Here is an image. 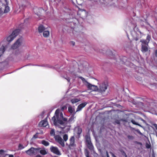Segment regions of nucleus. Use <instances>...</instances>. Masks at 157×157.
<instances>
[{"label": "nucleus", "mask_w": 157, "mask_h": 157, "mask_svg": "<svg viewBox=\"0 0 157 157\" xmlns=\"http://www.w3.org/2000/svg\"><path fill=\"white\" fill-rule=\"evenodd\" d=\"M79 78L82 80L83 83L90 90L93 91H95L98 89V87L95 85H93L87 82L85 79L82 77H80Z\"/></svg>", "instance_id": "nucleus-3"}, {"label": "nucleus", "mask_w": 157, "mask_h": 157, "mask_svg": "<svg viewBox=\"0 0 157 157\" xmlns=\"http://www.w3.org/2000/svg\"><path fill=\"white\" fill-rule=\"evenodd\" d=\"M71 43L72 46H74L75 45V42L74 41H71Z\"/></svg>", "instance_id": "nucleus-32"}, {"label": "nucleus", "mask_w": 157, "mask_h": 157, "mask_svg": "<svg viewBox=\"0 0 157 157\" xmlns=\"http://www.w3.org/2000/svg\"><path fill=\"white\" fill-rule=\"evenodd\" d=\"M37 15H38V16H39V14H37Z\"/></svg>", "instance_id": "nucleus-43"}, {"label": "nucleus", "mask_w": 157, "mask_h": 157, "mask_svg": "<svg viewBox=\"0 0 157 157\" xmlns=\"http://www.w3.org/2000/svg\"><path fill=\"white\" fill-rule=\"evenodd\" d=\"M108 84L107 83L103 82L100 85L99 88H98V90L100 92H105L107 89Z\"/></svg>", "instance_id": "nucleus-8"}, {"label": "nucleus", "mask_w": 157, "mask_h": 157, "mask_svg": "<svg viewBox=\"0 0 157 157\" xmlns=\"http://www.w3.org/2000/svg\"><path fill=\"white\" fill-rule=\"evenodd\" d=\"M60 110L59 109L56 110L55 115L52 118V121L55 125L62 129L66 128L68 131L70 127L69 124L74 121V119L75 118V115H72L67 121V118L63 117L62 113H60Z\"/></svg>", "instance_id": "nucleus-1"}, {"label": "nucleus", "mask_w": 157, "mask_h": 157, "mask_svg": "<svg viewBox=\"0 0 157 157\" xmlns=\"http://www.w3.org/2000/svg\"><path fill=\"white\" fill-rule=\"evenodd\" d=\"M117 124H119V122L118 121V122H117Z\"/></svg>", "instance_id": "nucleus-42"}, {"label": "nucleus", "mask_w": 157, "mask_h": 157, "mask_svg": "<svg viewBox=\"0 0 157 157\" xmlns=\"http://www.w3.org/2000/svg\"><path fill=\"white\" fill-rule=\"evenodd\" d=\"M5 50V47L4 46H2L0 48V57L3 54Z\"/></svg>", "instance_id": "nucleus-22"}, {"label": "nucleus", "mask_w": 157, "mask_h": 157, "mask_svg": "<svg viewBox=\"0 0 157 157\" xmlns=\"http://www.w3.org/2000/svg\"><path fill=\"white\" fill-rule=\"evenodd\" d=\"M113 157H116V156L115 155H113Z\"/></svg>", "instance_id": "nucleus-40"}, {"label": "nucleus", "mask_w": 157, "mask_h": 157, "mask_svg": "<svg viewBox=\"0 0 157 157\" xmlns=\"http://www.w3.org/2000/svg\"><path fill=\"white\" fill-rule=\"evenodd\" d=\"M24 148V147L21 144H20L19 145V148L20 149H22Z\"/></svg>", "instance_id": "nucleus-31"}, {"label": "nucleus", "mask_w": 157, "mask_h": 157, "mask_svg": "<svg viewBox=\"0 0 157 157\" xmlns=\"http://www.w3.org/2000/svg\"><path fill=\"white\" fill-rule=\"evenodd\" d=\"M86 144L91 142L90 138L88 136H86Z\"/></svg>", "instance_id": "nucleus-24"}, {"label": "nucleus", "mask_w": 157, "mask_h": 157, "mask_svg": "<svg viewBox=\"0 0 157 157\" xmlns=\"http://www.w3.org/2000/svg\"><path fill=\"white\" fill-rule=\"evenodd\" d=\"M87 147L90 150H92L93 149L94 147L91 143V142H90L87 144H86Z\"/></svg>", "instance_id": "nucleus-21"}, {"label": "nucleus", "mask_w": 157, "mask_h": 157, "mask_svg": "<svg viewBox=\"0 0 157 157\" xmlns=\"http://www.w3.org/2000/svg\"><path fill=\"white\" fill-rule=\"evenodd\" d=\"M20 31L19 29H16L14 30L11 35L7 37V40L9 42H11L18 34Z\"/></svg>", "instance_id": "nucleus-6"}, {"label": "nucleus", "mask_w": 157, "mask_h": 157, "mask_svg": "<svg viewBox=\"0 0 157 157\" xmlns=\"http://www.w3.org/2000/svg\"><path fill=\"white\" fill-rule=\"evenodd\" d=\"M69 76H73V78L76 77V75L74 72L69 71V72H67L65 75L63 76V77L67 79L68 82H69L70 80Z\"/></svg>", "instance_id": "nucleus-10"}, {"label": "nucleus", "mask_w": 157, "mask_h": 157, "mask_svg": "<svg viewBox=\"0 0 157 157\" xmlns=\"http://www.w3.org/2000/svg\"><path fill=\"white\" fill-rule=\"evenodd\" d=\"M38 31L40 33L43 32V35L45 37H47L49 36L50 33L48 28H46L42 25H40L38 27Z\"/></svg>", "instance_id": "nucleus-4"}, {"label": "nucleus", "mask_w": 157, "mask_h": 157, "mask_svg": "<svg viewBox=\"0 0 157 157\" xmlns=\"http://www.w3.org/2000/svg\"><path fill=\"white\" fill-rule=\"evenodd\" d=\"M152 125L153 126V127H152V128H154V127L157 130V124H152Z\"/></svg>", "instance_id": "nucleus-29"}, {"label": "nucleus", "mask_w": 157, "mask_h": 157, "mask_svg": "<svg viewBox=\"0 0 157 157\" xmlns=\"http://www.w3.org/2000/svg\"><path fill=\"white\" fill-rule=\"evenodd\" d=\"M45 67H49V68H51L52 67L51 66H50V65H46Z\"/></svg>", "instance_id": "nucleus-35"}, {"label": "nucleus", "mask_w": 157, "mask_h": 157, "mask_svg": "<svg viewBox=\"0 0 157 157\" xmlns=\"http://www.w3.org/2000/svg\"><path fill=\"white\" fill-rule=\"evenodd\" d=\"M82 132V129L80 128H78V135H80Z\"/></svg>", "instance_id": "nucleus-30"}, {"label": "nucleus", "mask_w": 157, "mask_h": 157, "mask_svg": "<svg viewBox=\"0 0 157 157\" xmlns=\"http://www.w3.org/2000/svg\"><path fill=\"white\" fill-rule=\"evenodd\" d=\"M155 53L156 55L157 56V50L155 51Z\"/></svg>", "instance_id": "nucleus-39"}, {"label": "nucleus", "mask_w": 157, "mask_h": 157, "mask_svg": "<svg viewBox=\"0 0 157 157\" xmlns=\"http://www.w3.org/2000/svg\"><path fill=\"white\" fill-rule=\"evenodd\" d=\"M50 134L51 136H55V135H56L55 134V132L54 130V129H52L51 131H50Z\"/></svg>", "instance_id": "nucleus-27"}, {"label": "nucleus", "mask_w": 157, "mask_h": 157, "mask_svg": "<svg viewBox=\"0 0 157 157\" xmlns=\"http://www.w3.org/2000/svg\"><path fill=\"white\" fill-rule=\"evenodd\" d=\"M146 147L147 148H149L150 147V145H146Z\"/></svg>", "instance_id": "nucleus-37"}, {"label": "nucleus", "mask_w": 157, "mask_h": 157, "mask_svg": "<svg viewBox=\"0 0 157 157\" xmlns=\"http://www.w3.org/2000/svg\"><path fill=\"white\" fill-rule=\"evenodd\" d=\"M67 108V107L66 106H63L62 108V110H64V109H66Z\"/></svg>", "instance_id": "nucleus-34"}, {"label": "nucleus", "mask_w": 157, "mask_h": 157, "mask_svg": "<svg viewBox=\"0 0 157 157\" xmlns=\"http://www.w3.org/2000/svg\"><path fill=\"white\" fill-rule=\"evenodd\" d=\"M39 149L38 152L39 151L40 153L42 155H44L47 154V151L44 148H38Z\"/></svg>", "instance_id": "nucleus-20"}, {"label": "nucleus", "mask_w": 157, "mask_h": 157, "mask_svg": "<svg viewBox=\"0 0 157 157\" xmlns=\"http://www.w3.org/2000/svg\"><path fill=\"white\" fill-rule=\"evenodd\" d=\"M14 157L13 155H8L6 153V152L2 150H0V157Z\"/></svg>", "instance_id": "nucleus-14"}, {"label": "nucleus", "mask_w": 157, "mask_h": 157, "mask_svg": "<svg viewBox=\"0 0 157 157\" xmlns=\"http://www.w3.org/2000/svg\"><path fill=\"white\" fill-rule=\"evenodd\" d=\"M131 122L133 124H134L138 125L141 127H142V126L141 125H140V124H139L137 123L135 121L133 120H131Z\"/></svg>", "instance_id": "nucleus-25"}, {"label": "nucleus", "mask_w": 157, "mask_h": 157, "mask_svg": "<svg viewBox=\"0 0 157 157\" xmlns=\"http://www.w3.org/2000/svg\"><path fill=\"white\" fill-rule=\"evenodd\" d=\"M54 138L56 141L58 142L62 147L64 146V144L61 137L59 135H55Z\"/></svg>", "instance_id": "nucleus-11"}, {"label": "nucleus", "mask_w": 157, "mask_h": 157, "mask_svg": "<svg viewBox=\"0 0 157 157\" xmlns=\"http://www.w3.org/2000/svg\"><path fill=\"white\" fill-rule=\"evenodd\" d=\"M73 80H74V78H73Z\"/></svg>", "instance_id": "nucleus-47"}, {"label": "nucleus", "mask_w": 157, "mask_h": 157, "mask_svg": "<svg viewBox=\"0 0 157 157\" xmlns=\"http://www.w3.org/2000/svg\"><path fill=\"white\" fill-rule=\"evenodd\" d=\"M18 52H16L14 53V55H16L18 54Z\"/></svg>", "instance_id": "nucleus-38"}, {"label": "nucleus", "mask_w": 157, "mask_h": 157, "mask_svg": "<svg viewBox=\"0 0 157 157\" xmlns=\"http://www.w3.org/2000/svg\"><path fill=\"white\" fill-rule=\"evenodd\" d=\"M30 4L29 2L26 0L23 1L22 3L20 5L19 7L21 9H23L25 7L28 6Z\"/></svg>", "instance_id": "nucleus-12"}, {"label": "nucleus", "mask_w": 157, "mask_h": 157, "mask_svg": "<svg viewBox=\"0 0 157 157\" xmlns=\"http://www.w3.org/2000/svg\"><path fill=\"white\" fill-rule=\"evenodd\" d=\"M137 131L138 132L140 135H142V134L140 132L139 130H137Z\"/></svg>", "instance_id": "nucleus-36"}, {"label": "nucleus", "mask_w": 157, "mask_h": 157, "mask_svg": "<svg viewBox=\"0 0 157 157\" xmlns=\"http://www.w3.org/2000/svg\"><path fill=\"white\" fill-rule=\"evenodd\" d=\"M107 157H109V156H107Z\"/></svg>", "instance_id": "nucleus-48"}, {"label": "nucleus", "mask_w": 157, "mask_h": 157, "mask_svg": "<svg viewBox=\"0 0 157 157\" xmlns=\"http://www.w3.org/2000/svg\"><path fill=\"white\" fill-rule=\"evenodd\" d=\"M68 136L67 134H65L63 136V139L64 141H66L68 139Z\"/></svg>", "instance_id": "nucleus-28"}, {"label": "nucleus", "mask_w": 157, "mask_h": 157, "mask_svg": "<svg viewBox=\"0 0 157 157\" xmlns=\"http://www.w3.org/2000/svg\"><path fill=\"white\" fill-rule=\"evenodd\" d=\"M85 154L86 157H90L89 156V151L87 149L85 150Z\"/></svg>", "instance_id": "nucleus-26"}, {"label": "nucleus", "mask_w": 157, "mask_h": 157, "mask_svg": "<svg viewBox=\"0 0 157 157\" xmlns=\"http://www.w3.org/2000/svg\"><path fill=\"white\" fill-rule=\"evenodd\" d=\"M151 39V36L148 35L146 40H142L140 41L142 43V51L143 52H145L148 50V44Z\"/></svg>", "instance_id": "nucleus-2"}, {"label": "nucleus", "mask_w": 157, "mask_h": 157, "mask_svg": "<svg viewBox=\"0 0 157 157\" xmlns=\"http://www.w3.org/2000/svg\"><path fill=\"white\" fill-rule=\"evenodd\" d=\"M39 149L37 148H34V147H31L29 150L26 151V153L29 155H35L38 152Z\"/></svg>", "instance_id": "nucleus-7"}, {"label": "nucleus", "mask_w": 157, "mask_h": 157, "mask_svg": "<svg viewBox=\"0 0 157 157\" xmlns=\"http://www.w3.org/2000/svg\"><path fill=\"white\" fill-rule=\"evenodd\" d=\"M41 143L46 146L49 145V144L48 142L44 140H42Z\"/></svg>", "instance_id": "nucleus-23"}, {"label": "nucleus", "mask_w": 157, "mask_h": 157, "mask_svg": "<svg viewBox=\"0 0 157 157\" xmlns=\"http://www.w3.org/2000/svg\"><path fill=\"white\" fill-rule=\"evenodd\" d=\"M58 132H56V133H58Z\"/></svg>", "instance_id": "nucleus-44"}, {"label": "nucleus", "mask_w": 157, "mask_h": 157, "mask_svg": "<svg viewBox=\"0 0 157 157\" xmlns=\"http://www.w3.org/2000/svg\"><path fill=\"white\" fill-rule=\"evenodd\" d=\"M68 111L71 114L73 115H75L76 112H75V110L74 108L72 107L71 106H70L68 107Z\"/></svg>", "instance_id": "nucleus-18"}, {"label": "nucleus", "mask_w": 157, "mask_h": 157, "mask_svg": "<svg viewBox=\"0 0 157 157\" xmlns=\"http://www.w3.org/2000/svg\"><path fill=\"white\" fill-rule=\"evenodd\" d=\"M50 150L52 152L57 155H61L60 151L56 147H51L50 148Z\"/></svg>", "instance_id": "nucleus-13"}, {"label": "nucleus", "mask_w": 157, "mask_h": 157, "mask_svg": "<svg viewBox=\"0 0 157 157\" xmlns=\"http://www.w3.org/2000/svg\"><path fill=\"white\" fill-rule=\"evenodd\" d=\"M73 33L74 34L75 33V30H73Z\"/></svg>", "instance_id": "nucleus-41"}, {"label": "nucleus", "mask_w": 157, "mask_h": 157, "mask_svg": "<svg viewBox=\"0 0 157 157\" xmlns=\"http://www.w3.org/2000/svg\"><path fill=\"white\" fill-rule=\"evenodd\" d=\"M22 40L21 38L18 39L11 47V49H15L19 47L22 43Z\"/></svg>", "instance_id": "nucleus-9"}, {"label": "nucleus", "mask_w": 157, "mask_h": 157, "mask_svg": "<svg viewBox=\"0 0 157 157\" xmlns=\"http://www.w3.org/2000/svg\"><path fill=\"white\" fill-rule=\"evenodd\" d=\"M48 125V123L47 120V118L45 120H43L39 123V125L40 126L46 127Z\"/></svg>", "instance_id": "nucleus-16"}, {"label": "nucleus", "mask_w": 157, "mask_h": 157, "mask_svg": "<svg viewBox=\"0 0 157 157\" xmlns=\"http://www.w3.org/2000/svg\"><path fill=\"white\" fill-rule=\"evenodd\" d=\"M55 157H58L57 156H55Z\"/></svg>", "instance_id": "nucleus-46"}, {"label": "nucleus", "mask_w": 157, "mask_h": 157, "mask_svg": "<svg viewBox=\"0 0 157 157\" xmlns=\"http://www.w3.org/2000/svg\"><path fill=\"white\" fill-rule=\"evenodd\" d=\"M138 39L137 38H136V40H137Z\"/></svg>", "instance_id": "nucleus-45"}, {"label": "nucleus", "mask_w": 157, "mask_h": 157, "mask_svg": "<svg viewBox=\"0 0 157 157\" xmlns=\"http://www.w3.org/2000/svg\"><path fill=\"white\" fill-rule=\"evenodd\" d=\"M37 138V134H36L33 136V138Z\"/></svg>", "instance_id": "nucleus-33"}, {"label": "nucleus", "mask_w": 157, "mask_h": 157, "mask_svg": "<svg viewBox=\"0 0 157 157\" xmlns=\"http://www.w3.org/2000/svg\"><path fill=\"white\" fill-rule=\"evenodd\" d=\"M70 147H73L75 146V138L74 136H72L71 137L70 139Z\"/></svg>", "instance_id": "nucleus-17"}, {"label": "nucleus", "mask_w": 157, "mask_h": 157, "mask_svg": "<svg viewBox=\"0 0 157 157\" xmlns=\"http://www.w3.org/2000/svg\"><path fill=\"white\" fill-rule=\"evenodd\" d=\"M4 3H3L2 6L4 8V11L2 8L0 7V17H1L4 13H8L10 11V8L8 6V3L7 0H4Z\"/></svg>", "instance_id": "nucleus-5"}, {"label": "nucleus", "mask_w": 157, "mask_h": 157, "mask_svg": "<svg viewBox=\"0 0 157 157\" xmlns=\"http://www.w3.org/2000/svg\"><path fill=\"white\" fill-rule=\"evenodd\" d=\"M87 104V102H85L79 105L77 108L76 112H78L81 111L83 108L86 106Z\"/></svg>", "instance_id": "nucleus-15"}, {"label": "nucleus", "mask_w": 157, "mask_h": 157, "mask_svg": "<svg viewBox=\"0 0 157 157\" xmlns=\"http://www.w3.org/2000/svg\"><path fill=\"white\" fill-rule=\"evenodd\" d=\"M80 98H71L70 101L72 104H74L80 101Z\"/></svg>", "instance_id": "nucleus-19"}]
</instances>
